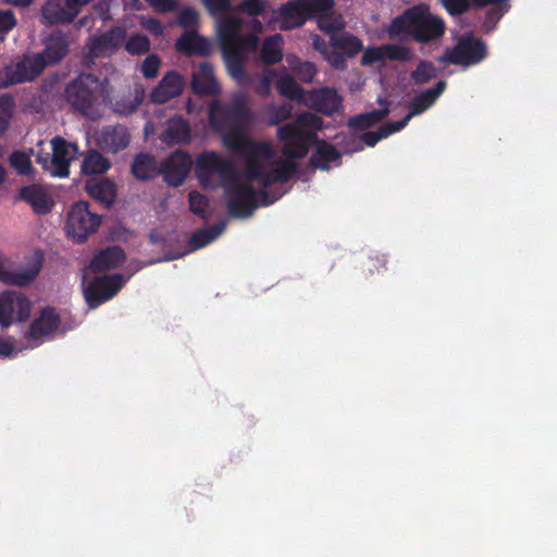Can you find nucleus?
Listing matches in <instances>:
<instances>
[{"mask_svg":"<svg viewBox=\"0 0 557 557\" xmlns=\"http://www.w3.org/2000/svg\"><path fill=\"white\" fill-rule=\"evenodd\" d=\"M249 121L250 113L244 102L231 109L216 102L211 104V125L221 134L223 145L245 159V173H236L233 162L214 151L201 153L196 161L200 183L206 187L223 185L231 213L238 218L251 214L264 187L292 176L296 169L294 159L307 154L308 147L315 140V132L322 127L320 117L312 113H304L295 123L278 127L277 138L285 158L276 160L270 143H252L248 138Z\"/></svg>","mask_w":557,"mask_h":557,"instance_id":"obj_1","label":"nucleus"},{"mask_svg":"<svg viewBox=\"0 0 557 557\" xmlns=\"http://www.w3.org/2000/svg\"><path fill=\"white\" fill-rule=\"evenodd\" d=\"M387 110L382 109L377 111H372L366 114H361L355 116L350 120L349 126L355 129H363L372 126L376 122L381 121L384 116H386Z\"/></svg>","mask_w":557,"mask_h":557,"instance_id":"obj_36","label":"nucleus"},{"mask_svg":"<svg viewBox=\"0 0 557 557\" xmlns=\"http://www.w3.org/2000/svg\"><path fill=\"white\" fill-rule=\"evenodd\" d=\"M361 65L383 64L386 61H408L411 59L410 51L401 45H382L368 47L362 50Z\"/></svg>","mask_w":557,"mask_h":557,"instance_id":"obj_16","label":"nucleus"},{"mask_svg":"<svg viewBox=\"0 0 557 557\" xmlns=\"http://www.w3.org/2000/svg\"><path fill=\"white\" fill-rule=\"evenodd\" d=\"M198 22V13L194 9H184L180 14V23L185 27H191Z\"/></svg>","mask_w":557,"mask_h":557,"instance_id":"obj_51","label":"nucleus"},{"mask_svg":"<svg viewBox=\"0 0 557 557\" xmlns=\"http://www.w3.org/2000/svg\"><path fill=\"white\" fill-rule=\"evenodd\" d=\"M445 87V82H438L434 89H428L423 91L412 100L409 113L401 121L397 123L386 124L382 126L377 133H366L362 136L363 141L368 146H374L380 139L386 138L389 135L400 131L407 125L411 117L421 114L422 112L428 110L435 102V100L443 94Z\"/></svg>","mask_w":557,"mask_h":557,"instance_id":"obj_8","label":"nucleus"},{"mask_svg":"<svg viewBox=\"0 0 557 557\" xmlns=\"http://www.w3.org/2000/svg\"><path fill=\"white\" fill-rule=\"evenodd\" d=\"M72 8L76 9V13L78 14L81 9L91 2L92 0H70Z\"/></svg>","mask_w":557,"mask_h":557,"instance_id":"obj_56","label":"nucleus"},{"mask_svg":"<svg viewBox=\"0 0 557 557\" xmlns=\"http://www.w3.org/2000/svg\"><path fill=\"white\" fill-rule=\"evenodd\" d=\"M124 261V253L119 247H110L100 251L90 262L92 271L114 269Z\"/></svg>","mask_w":557,"mask_h":557,"instance_id":"obj_26","label":"nucleus"},{"mask_svg":"<svg viewBox=\"0 0 557 557\" xmlns=\"http://www.w3.org/2000/svg\"><path fill=\"white\" fill-rule=\"evenodd\" d=\"M124 39L125 32L121 28H115L109 34L94 38L89 46L90 54L92 57L110 54L123 44Z\"/></svg>","mask_w":557,"mask_h":557,"instance_id":"obj_23","label":"nucleus"},{"mask_svg":"<svg viewBox=\"0 0 557 557\" xmlns=\"http://www.w3.org/2000/svg\"><path fill=\"white\" fill-rule=\"evenodd\" d=\"M42 267V256L34 252L23 262L0 253V282L9 285L25 286L32 283Z\"/></svg>","mask_w":557,"mask_h":557,"instance_id":"obj_7","label":"nucleus"},{"mask_svg":"<svg viewBox=\"0 0 557 557\" xmlns=\"http://www.w3.org/2000/svg\"><path fill=\"white\" fill-rule=\"evenodd\" d=\"M191 86L200 95H214L220 91L213 70L208 63H201L193 73Z\"/></svg>","mask_w":557,"mask_h":557,"instance_id":"obj_24","label":"nucleus"},{"mask_svg":"<svg viewBox=\"0 0 557 557\" xmlns=\"http://www.w3.org/2000/svg\"><path fill=\"white\" fill-rule=\"evenodd\" d=\"M125 280L119 275L103 276L94 280L84 289V295L90 308H96L101 302L112 298L122 287Z\"/></svg>","mask_w":557,"mask_h":557,"instance_id":"obj_15","label":"nucleus"},{"mask_svg":"<svg viewBox=\"0 0 557 557\" xmlns=\"http://www.w3.org/2000/svg\"><path fill=\"white\" fill-rule=\"evenodd\" d=\"M242 21L227 15L216 22V30L223 49V57L230 76L238 84L246 82L245 63L248 54L256 51L258 38L255 35L238 34Z\"/></svg>","mask_w":557,"mask_h":557,"instance_id":"obj_2","label":"nucleus"},{"mask_svg":"<svg viewBox=\"0 0 557 557\" xmlns=\"http://www.w3.org/2000/svg\"><path fill=\"white\" fill-rule=\"evenodd\" d=\"M330 33V41L325 42L320 36H312L313 48L333 67H343L346 57H354L363 50V42L350 33Z\"/></svg>","mask_w":557,"mask_h":557,"instance_id":"obj_5","label":"nucleus"},{"mask_svg":"<svg viewBox=\"0 0 557 557\" xmlns=\"http://www.w3.org/2000/svg\"><path fill=\"white\" fill-rule=\"evenodd\" d=\"M223 224L196 233L190 239L193 250L200 249L216 239L224 231Z\"/></svg>","mask_w":557,"mask_h":557,"instance_id":"obj_35","label":"nucleus"},{"mask_svg":"<svg viewBox=\"0 0 557 557\" xmlns=\"http://www.w3.org/2000/svg\"><path fill=\"white\" fill-rule=\"evenodd\" d=\"M183 85V78L178 74L169 72L151 92V99L153 102L164 103L180 96Z\"/></svg>","mask_w":557,"mask_h":557,"instance_id":"obj_21","label":"nucleus"},{"mask_svg":"<svg viewBox=\"0 0 557 557\" xmlns=\"http://www.w3.org/2000/svg\"><path fill=\"white\" fill-rule=\"evenodd\" d=\"M41 16L47 24H58L71 22L77 13L70 0H48L41 9Z\"/></svg>","mask_w":557,"mask_h":557,"instance_id":"obj_19","label":"nucleus"},{"mask_svg":"<svg viewBox=\"0 0 557 557\" xmlns=\"http://www.w3.org/2000/svg\"><path fill=\"white\" fill-rule=\"evenodd\" d=\"M265 111L268 113V123L270 125H277L292 116L293 108L287 103L282 106L271 104L265 108Z\"/></svg>","mask_w":557,"mask_h":557,"instance_id":"obj_37","label":"nucleus"},{"mask_svg":"<svg viewBox=\"0 0 557 557\" xmlns=\"http://www.w3.org/2000/svg\"><path fill=\"white\" fill-rule=\"evenodd\" d=\"M160 67V60L158 57L151 54L145 59V61L141 64V72L145 77L147 78H153L157 76L158 71Z\"/></svg>","mask_w":557,"mask_h":557,"instance_id":"obj_45","label":"nucleus"},{"mask_svg":"<svg viewBox=\"0 0 557 557\" xmlns=\"http://www.w3.org/2000/svg\"><path fill=\"white\" fill-rule=\"evenodd\" d=\"M507 1L508 0H473L475 7L494 5L495 13L493 12L491 17L495 16V18H499L508 10Z\"/></svg>","mask_w":557,"mask_h":557,"instance_id":"obj_46","label":"nucleus"},{"mask_svg":"<svg viewBox=\"0 0 557 557\" xmlns=\"http://www.w3.org/2000/svg\"><path fill=\"white\" fill-rule=\"evenodd\" d=\"M144 99V90H137L136 95L127 100L117 101L114 104V111L119 114H129L136 110Z\"/></svg>","mask_w":557,"mask_h":557,"instance_id":"obj_40","label":"nucleus"},{"mask_svg":"<svg viewBox=\"0 0 557 557\" xmlns=\"http://www.w3.org/2000/svg\"><path fill=\"white\" fill-rule=\"evenodd\" d=\"M97 141L102 149L117 152L128 145L129 137L123 126H109L100 132Z\"/></svg>","mask_w":557,"mask_h":557,"instance_id":"obj_22","label":"nucleus"},{"mask_svg":"<svg viewBox=\"0 0 557 557\" xmlns=\"http://www.w3.org/2000/svg\"><path fill=\"white\" fill-rule=\"evenodd\" d=\"M338 158V152L331 145L323 141L318 143L317 153L313 159V162L318 168L326 170L331 164L336 163Z\"/></svg>","mask_w":557,"mask_h":557,"instance_id":"obj_33","label":"nucleus"},{"mask_svg":"<svg viewBox=\"0 0 557 557\" xmlns=\"http://www.w3.org/2000/svg\"><path fill=\"white\" fill-rule=\"evenodd\" d=\"M86 190L96 200L109 206L115 199V186L109 180L91 178L86 183Z\"/></svg>","mask_w":557,"mask_h":557,"instance_id":"obj_27","label":"nucleus"},{"mask_svg":"<svg viewBox=\"0 0 557 557\" xmlns=\"http://www.w3.org/2000/svg\"><path fill=\"white\" fill-rule=\"evenodd\" d=\"M306 9L308 18H314L319 28L324 33H334L344 29L345 22L342 15L333 10L334 0H300Z\"/></svg>","mask_w":557,"mask_h":557,"instance_id":"obj_11","label":"nucleus"},{"mask_svg":"<svg viewBox=\"0 0 557 557\" xmlns=\"http://www.w3.org/2000/svg\"><path fill=\"white\" fill-rule=\"evenodd\" d=\"M273 20L269 21V24L275 23L281 29H290L301 26L308 14L306 9H302L300 0H292L283 5L276 13Z\"/></svg>","mask_w":557,"mask_h":557,"instance_id":"obj_17","label":"nucleus"},{"mask_svg":"<svg viewBox=\"0 0 557 557\" xmlns=\"http://www.w3.org/2000/svg\"><path fill=\"white\" fill-rule=\"evenodd\" d=\"M435 76V67L430 62H420L417 70L412 73V78L417 84H424Z\"/></svg>","mask_w":557,"mask_h":557,"instance_id":"obj_42","label":"nucleus"},{"mask_svg":"<svg viewBox=\"0 0 557 557\" xmlns=\"http://www.w3.org/2000/svg\"><path fill=\"white\" fill-rule=\"evenodd\" d=\"M110 164L99 152H88L82 163V172L85 174H100L109 169Z\"/></svg>","mask_w":557,"mask_h":557,"instance_id":"obj_32","label":"nucleus"},{"mask_svg":"<svg viewBox=\"0 0 557 557\" xmlns=\"http://www.w3.org/2000/svg\"><path fill=\"white\" fill-rule=\"evenodd\" d=\"M11 166L22 175H27L33 172L30 158L27 153L15 151L10 157Z\"/></svg>","mask_w":557,"mask_h":557,"instance_id":"obj_38","label":"nucleus"},{"mask_svg":"<svg viewBox=\"0 0 557 557\" xmlns=\"http://www.w3.org/2000/svg\"><path fill=\"white\" fill-rule=\"evenodd\" d=\"M13 110V101L11 97L3 96L0 98V134L3 133L8 125Z\"/></svg>","mask_w":557,"mask_h":557,"instance_id":"obj_43","label":"nucleus"},{"mask_svg":"<svg viewBox=\"0 0 557 557\" xmlns=\"http://www.w3.org/2000/svg\"><path fill=\"white\" fill-rule=\"evenodd\" d=\"M20 195L39 214L50 211L53 205L47 189L40 185L26 186L21 189Z\"/></svg>","mask_w":557,"mask_h":557,"instance_id":"obj_25","label":"nucleus"},{"mask_svg":"<svg viewBox=\"0 0 557 557\" xmlns=\"http://www.w3.org/2000/svg\"><path fill=\"white\" fill-rule=\"evenodd\" d=\"M101 218L89 210L85 201H77L69 209L65 232L76 243H82L100 226Z\"/></svg>","mask_w":557,"mask_h":557,"instance_id":"obj_9","label":"nucleus"},{"mask_svg":"<svg viewBox=\"0 0 557 557\" xmlns=\"http://www.w3.org/2000/svg\"><path fill=\"white\" fill-rule=\"evenodd\" d=\"M239 9L249 15H258L264 11V3L261 0H245Z\"/></svg>","mask_w":557,"mask_h":557,"instance_id":"obj_49","label":"nucleus"},{"mask_svg":"<svg viewBox=\"0 0 557 557\" xmlns=\"http://www.w3.org/2000/svg\"><path fill=\"white\" fill-rule=\"evenodd\" d=\"M341 97L331 89H320L304 97V104L317 109L325 114H331L341 107Z\"/></svg>","mask_w":557,"mask_h":557,"instance_id":"obj_20","label":"nucleus"},{"mask_svg":"<svg viewBox=\"0 0 557 557\" xmlns=\"http://www.w3.org/2000/svg\"><path fill=\"white\" fill-rule=\"evenodd\" d=\"M282 37L274 35L264 40L261 58L265 63H276L282 59Z\"/></svg>","mask_w":557,"mask_h":557,"instance_id":"obj_31","label":"nucleus"},{"mask_svg":"<svg viewBox=\"0 0 557 557\" xmlns=\"http://www.w3.org/2000/svg\"><path fill=\"white\" fill-rule=\"evenodd\" d=\"M189 139V128L186 122L180 117L169 121L166 131L162 134V140L166 144H181Z\"/></svg>","mask_w":557,"mask_h":557,"instance_id":"obj_28","label":"nucleus"},{"mask_svg":"<svg viewBox=\"0 0 557 557\" xmlns=\"http://www.w3.org/2000/svg\"><path fill=\"white\" fill-rule=\"evenodd\" d=\"M20 350L14 341L0 336V357H12Z\"/></svg>","mask_w":557,"mask_h":557,"instance_id":"obj_50","label":"nucleus"},{"mask_svg":"<svg viewBox=\"0 0 557 557\" xmlns=\"http://www.w3.org/2000/svg\"><path fill=\"white\" fill-rule=\"evenodd\" d=\"M176 47L186 53H203L208 50V42L196 33H186L177 40Z\"/></svg>","mask_w":557,"mask_h":557,"instance_id":"obj_29","label":"nucleus"},{"mask_svg":"<svg viewBox=\"0 0 557 557\" xmlns=\"http://www.w3.org/2000/svg\"><path fill=\"white\" fill-rule=\"evenodd\" d=\"M443 5L450 14H461L467 11L472 4L475 5L473 0H442Z\"/></svg>","mask_w":557,"mask_h":557,"instance_id":"obj_44","label":"nucleus"},{"mask_svg":"<svg viewBox=\"0 0 557 557\" xmlns=\"http://www.w3.org/2000/svg\"><path fill=\"white\" fill-rule=\"evenodd\" d=\"M5 2L15 7H27L33 0H5Z\"/></svg>","mask_w":557,"mask_h":557,"instance_id":"obj_57","label":"nucleus"},{"mask_svg":"<svg viewBox=\"0 0 557 557\" xmlns=\"http://www.w3.org/2000/svg\"><path fill=\"white\" fill-rule=\"evenodd\" d=\"M444 22L430 13L425 5L408 9L393 20L387 32L391 38L413 36L419 41H428L444 34Z\"/></svg>","mask_w":557,"mask_h":557,"instance_id":"obj_4","label":"nucleus"},{"mask_svg":"<svg viewBox=\"0 0 557 557\" xmlns=\"http://www.w3.org/2000/svg\"><path fill=\"white\" fill-rule=\"evenodd\" d=\"M78 148L61 137H54L49 144V150L40 149L36 152V160L42 169L52 176L66 177L70 174V164L77 157Z\"/></svg>","mask_w":557,"mask_h":557,"instance_id":"obj_6","label":"nucleus"},{"mask_svg":"<svg viewBox=\"0 0 557 557\" xmlns=\"http://www.w3.org/2000/svg\"><path fill=\"white\" fill-rule=\"evenodd\" d=\"M149 39L143 35H134L126 42V50L132 54L144 53L149 50Z\"/></svg>","mask_w":557,"mask_h":557,"instance_id":"obj_41","label":"nucleus"},{"mask_svg":"<svg viewBox=\"0 0 557 557\" xmlns=\"http://www.w3.org/2000/svg\"><path fill=\"white\" fill-rule=\"evenodd\" d=\"M484 57V45L471 36H463L453 49L445 53L443 60L449 63L469 66L480 62Z\"/></svg>","mask_w":557,"mask_h":557,"instance_id":"obj_14","label":"nucleus"},{"mask_svg":"<svg viewBox=\"0 0 557 557\" xmlns=\"http://www.w3.org/2000/svg\"><path fill=\"white\" fill-rule=\"evenodd\" d=\"M251 27L257 33L262 30V24L259 21H253Z\"/></svg>","mask_w":557,"mask_h":557,"instance_id":"obj_58","label":"nucleus"},{"mask_svg":"<svg viewBox=\"0 0 557 557\" xmlns=\"http://www.w3.org/2000/svg\"><path fill=\"white\" fill-rule=\"evenodd\" d=\"M157 11L165 12L173 8L174 3L171 0H146Z\"/></svg>","mask_w":557,"mask_h":557,"instance_id":"obj_55","label":"nucleus"},{"mask_svg":"<svg viewBox=\"0 0 557 557\" xmlns=\"http://www.w3.org/2000/svg\"><path fill=\"white\" fill-rule=\"evenodd\" d=\"M190 165L191 160L186 153L182 151L173 153L163 165L164 180L173 186L182 184L189 172Z\"/></svg>","mask_w":557,"mask_h":557,"instance_id":"obj_18","label":"nucleus"},{"mask_svg":"<svg viewBox=\"0 0 557 557\" xmlns=\"http://www.w3.org/2000/svg\"><path fill=\"white\" fill-rule=\"evenodd\" d=\"M278 92L292 100H300L304 103L306 94L301 91L295 79L288 74H284L276 83Z\"/></svg>","mask_w":557,"mask_h":557,"instance_id":"obj_34","label":"nucleus"},{"mask_svg":"<svg viewBox=\"0 0 557 557\" xmlns=\"http://www.w3.org/2000/svg\"><path fill=\"white\" fill-rule=\"evenodd\" d=\"M60 327L61 319L55 309L51 307L41 309L28 326L27 338L30 342V346H36L50 339Z\"/></svg>","mask_w":557,"mask_h":557,"instance_id":"obj_12","label":"nucleus"},{"mask_svg":"<svg viewBox=\"0 0 557 557\" xmlns=\"http://www.w3.org/2000/svg\"><path fill=\"white\" fill-rule=\"evenodd\" d=\"M287 62L290 69L298 73L299 77L305 82H311L313 76L315 75V66L312 63L305 62L299 63L296 58H287Z\"/></svg>","mask_w":557,"mask_h":557,"instance_id":"obj_39","label":"nucleus"},{"mask_svg":"<svg viewBox=\"0 0 557 557\" xmlns=\"http://www.w3.org/2000/svg\"><path fill=\"white\" fill-rule=\"evenodd\" d=\"M273 75V71H269L263 74L261 83L257 88V92L262 96H268L270 94Z\"/></svg>","mask_w":557,"mask_h":557,"instance_id":"obj_53","label":"nucleus"},{"mask_svg":"<svg viewBox=\"0 0 557 557\" xmlns=\"http://www.w3.org/2000/svg\"><path fill=\"white\" fill-rule=\"evenodd\" d=\"M141 26L148 29L151 34L160 35L162 34V26L161 24L153 18H143L140 22Z\"/></svg>","mask_w":557,"mask_h":557,"instance_id":"obj_54","label":"nucleus"},{"mask_svg":"<svg viewBox=\"0 0 557 557\" xmlns=\"http://www.w3.org/2000/svg\"><path fill=\"white\" fill-rule=\"evenodd\" d=\"M66 53V45L62 38H55L47 46L45 53L28 54L0 70V87L32 81L50 64L61 60Z\"/></svg>","mask_w":557,"mask_h":557,"instance_id":"obj_3","label":"nucleus"},{"mask_svg":"<svg viewBox=\"0 0 557 557\" xmlns=\"http://www.w3.org/2000/svg\"><path fill=\"white\" fill-rule=\"evenodd\" d=\"M30 312L32 302L24 294L16 290L0 293V326L2 329L26 321Z\"/></svg>","mask_w":557,"mask_h":557,"instance_id":"obj_10","label":"nucleus"},{"mask_svg":"<svg viewBox=\"0 0 557 557\" xmlns=\"http://www.w3.org/2000/svg\"><path fill=\"white\" fill-rule=\"evenodd\" d=\"M100 84L92 75L78 76L66 89L67 99L73 107L88 113Z\"/></svg>","mask_w":557,"mask_h":557,"instance_id":"obj_13","label":"nucleus"},{"mask_svg":"<svg viewBox=\"0 0 557 557\" xmlns=\"http://www.w3.org/2000/svg\"><path fill=\"white\" fill-rule=\"evenodd\" d=\"M207 206L208 201L202 195L196 191L189 194V207L195 214H202Z\"/></svg>","mask_w":557,"mask_h":557,"instance_id":"obj_47","label":"nucleus"},{"mask_svg":"<svg viewBox=\"0 0 557 557\" xmlns=\"http://www.w3.org/2000/svg\"><path fill=\"white\" fill-rule=\"evenodd\" d=\"M16 25V18L12 11H0V36L10 32Z\"/></svg>","mask_w":557,"mask_h":557,"instance_id":"obj_48","label":"nucleus"},{"mask_svg":"<svg viewBox=\"0 0 557 557\" xmlns=\"http://www.w3.org/2000/svg\"><path fill=\"white\" fill-rule=\"evenodd\" d=\"M202 1L212 14H216V13L226 11L231 5L232 0H202Z\"/></svg>","mask_w":557,"mask_h":557,"instance_id":"obj_52","label":"nucleus"},{"mask_svg":"<svg viewBox=\"0 0 557 557\" xmlns=\"http://www.w3.org/2000/svg\"><path fill=\"white\" fill-rule=\"evenodd\" d=\"M132 171L137 178H151L157 174V163L152 157L139 154L134 160Z\"/></svg>","mask_w":557,"mask_h":557,"instance_id":"obj_30","label":"nucleus"}]
</instances>
